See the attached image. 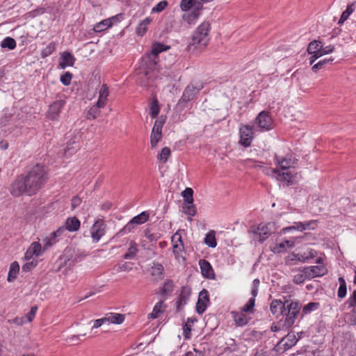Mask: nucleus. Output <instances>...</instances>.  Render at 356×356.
Segmentation results:
<instances>
[{"mask_svg": "<svg viewBox=\"0 0 356 356\" xmlns=\"http://www.w3.org/2000/svg\"><path fill=\"white\" fill-rule=\"evenodd\" d=\"M339 287L337 292V296L339 298H343L347 292V288H346V283L345 280L340 277H339Z\"/></svg>", "mask_w": 356, "mask_h": 356, "instance_id": "obj_40", "label": "nucleus"}, {"mask_svg": "<svg viewBox=\"0 0 356 356\" xmlns=\"http://www.w3.org/2000/svg\"><path fill=\"white\" fill-rule=\"evenodd\" d=\"M268 171H270L272 174L277 175V179L280 181H284L286 183L287 186L293 184V175L289 172H280L276 168H269Z\"/></svg>", "mask_w": 356, "mask_h": 356, "instance_id": "obj_12", "label": "nucleus"}, {"mask_svg": "<svg viewBox=\"0 0 356 356\" xmlns=\"http://www.w3.org/2000/svg\"><path fill=\"white\" fill-rule=\"evenodd\" d=\"M295 245L294 241L291 240H285L280 243H276L273 248L272 251L274 253H281L286 250V248H293Z\"/></svg>", "mask_w": 356, "mask_h": 356, "instance_id": "obj_20", "label": "nucleus"}, {"mask_svg": "<svg viewBox=\"0 0 356 356\" xmlns=\"http://www.w3.org/2000/svg\"><path fill=\"white\" fill-rule=\"evenodd\" d=\"M171 154L170 149L168 147H163L158 156V159L163 163H166Z\"/></svg>", "mask_w": 356, "mask_h": 356, "instance_id": "obj_54", "label": "nucleus"}, {"mask_svg": "<svg viewBox=\"0 0 356 356\" xmlns=\"http://www.w3.org/2000/svg\"><path fill=\"white\" fill-rule=\"evenodd\" d=\"M209 303V292L206 289H202L199 293L198 300L196 303V312L199 314H203L207 309Z\"/></svg>", "mask_w": 356, "mask_h": 356, "instance_id": "obj_10", "label": "nucleus"}, {"mask_svg": "<svg viewBox=\"0 0 356 356\" xmlns=\"http://www.w3.org/2000/svg\"><path fill=\"white\" fill-rule=\"evenodd\" d=\"M197 6L195 0H182L180 3V7L184 11H187Z\"/></svg>", "mask_w": 356, "mask_h": 356, "instance_id": "obj_51", "label": "nucleus"}, {"mask_svg": "<svg viewBox=\"0 0 356 356\" xmlns=\"http://www.w3.org/2000/svg\"><path fill=\"white\" fill-rule=\"evenodd\" d=\"M183 211L190 217L194 216L196 214V208L193 202L192 204L184 203Z\"/></svg>", "mask_w": 356, "mask_h": 356, "instance_id": "obj_52", "label": "nucleus"}, {"mask_svg": "<svg viewBox=\"0 0 356 356\" xmlns=\"http://www.w3.org/2000/svg\"><path fill=\"white\" fill-rule=\"evenodd\" d=\"M41 249V244L39 242L32 243L25 253V259H30L33 255L40 256L42 254Z\"/></svg>", "mask_w": 356, "mask_h": 356, "instance_id": "obj_17", "label": "nucleus"}, {"mask_svg": "<svg viewBox=\"0 0 356 356\" xmlns=\"http://www.w3.org/2000/svg\"><path fill=\"white\" fill-rule=\"evenodd\" d=\"M72 74L70 72H66L65 74L61 75L60 81L64 86H70L72 79Z\"/></svg>", "mask_w": 356, "mask_h": 356, "instance_id": "obj_59", "label": "nucleus"}, {"mask_svg": "<svg viewBox=\"0 0 356 356\" xmlns=\"http://www.w3.org/2000/svg\"><path fill=\"white\" fill-rule=\"evenodd\" d=\"M204 243L210 248H216L217 242L215 236L214 232H209L204 238Z\"/></svg>", "mask_w": 356, "mask_h": 356, "instance_id": "obj_42", "label": "nucleus"}, {"mask_svg": "<svg viewBox=\"0 0 356 356\" xmlns=\"http://www.w3.org/2000/svg\"><path fill=\"white\" fill-rule=\"evenodd\" d=\"M19 271V265L17 263V261L13 262L10 266L7 280L9 282H13L17 278Z\"/></svg>", "mask_w": 356, "mask_h": 356, "instance_id": "obj_31", "label": "nucleus"}, {"mask_svg": "<svg viewBox=\"0 0 356 356\" xmlns=\"http://www.w3.org/2000/svg\"><path fill=\"white\" fill-rule=\"evenodd\" d=\"M144 236L149 240V242H156L160 238L159 234L152 233L149 229H145Z\"/></svg>", "mask_w": 356, "mask_h": 356, "instance_id": "obj_55", "label": "nucleus"}, {"mask_svg": "<svg viewBox=\"0 0 356 356\" xmlns=\"http://www.w3.org/2000/svg\"><path fill=\"white\" fill-rule=\"evenodd\" d=\"M104 106H98L97 102L95 105L92 106L88 110V111L87 113V115H86L87 119H88V120H94V119L97 118V116H99V115L100 113L99 108H104Z\"/></svg>", "mask_w": 356, "mask_h": 356, "instance_id": "obj_39", "label": "nucleus"}, {"mask_svg": "<svg viewBox=\"0 0 356 356\" xmlns=\"http://www.w3.org/2000/svg\"><path fill=\"white\" fill-rule=\"evenodd\" d=\"M1 47L13 50L16 47V42L13 38L6 37L1 41Z\"/></svg>", "mask_w": 356, "mask_h": 356, "instance_id": "obj_43", "label": "nucleus"}, {"mask_svg": "<svg viewBox=\"0 0 356 356\" xmlns=\"http://www.w3.org/2000/svg\"><path fill=\"white\" fill-rule=\"evenodd\" d=\"M239 144L244 147H250L252 144L254 135L253 126L241 124L239 127Z\"/></svg>", "mask_w": 356, "mask_h": 356, "instance_id": "obj_6", "label": "nucleus"}, {"mask_svg": "<svg viewBox=\"0 0 356 356\" xmlns=\"http://www.w3.org/2000/svg\"><path fill=\"white\" fill-rule=\"evenodd\" d=\"M284 307L281 314L285 318L282 326L283 328L288 329L295 323L300 314L302 306L298 301L286 300Z\"/></svg>", "mask_w": 356, "mask_h": 356, "instance_id": "obj_3", "label": "nucleus"}, {"mask_svg": "<svg viewBox=\"0 0 356 356\" xmlns=\"http://www.w3.org/2000/svg\"><path fill=\"white\" fill-rule=\"evenodd\" d=\"M348 305V307H353L355 309L356 307V291H354L350 297L348 299L346 302Z\"/></svg>", "mask_w": 356, "mask_h": 356, "instance_id": "obj_63", "label": "nucleus"}, {"mask_svg": "<svg viewBox=\"0 0 356 356\" xmlns=\"http://www.w3.org/2000/svg\"><path fill=\"white\" fill-rule=\"evenodd\" d=\"M232 314L234 321L238 326H243L248 323V318L243 312H232Z\"/></svg>", "mask_w": 356, "mask_h": 356, "instance_id": "obj_26", "label": "nucleus"}, {"mask_svg": "<svg viewBox=\"0 0 356 356\" xmlns=\"http://www.w3.org/2000/svg\"><path fill=\"white\" fill-rule=\"evenodd\" d=\"M173 253L177 259L182 257L181 252L184 251V244L172 243Z\"/></svg>", "mask_w": 356, "mask_h": 356, "instance_id": "obj_60", "label": "nucleus"}, {"mask_svg": "<svg viewBox=\"0 0 356 356\" xmlns=\"http://www.w3.org/2000/svg\"><path fill=\"white\" fill-rule=\"evenodd\" d=\"M170 49L169 46L164 45L161 43H154L152 46L151 54L154 56H157L159 54Z\"/></svg>", "mask_w": 356, "mask_h": 356, "instance_id": "obj_45", "label": "nucleus"}, {"mask_svg": "<svg viewBox=\"0 0 356 356\" xmlns=\"http://www.w3.org/2000/svg\"><path fill=\"white\" fill-rule=\"evenodd\" d=\"M316 255V252L314 250H310L308 252L304 254H297L294 255L296 259L301 262H305L309 259L314 258Z\"/></svg>", "mask_w": 356, "mask_h": 356, "instance_id": "obj_36", "label": "nucleus"}, {"mask_svg": "<svg viewBox=\"0 0 356 356\" xmlns=\"http://www.w3.org/2000/svg\"><path fill=\"white\" fill-rule=\"evenodd\" d=\"M255 305V299L250 298L248 302L243 307L242 312L247 313H252Z\"/></svg>", "mask_w": 356, "mask_h": 356, "instance_id": "obj_56", "label": "nucleus"}, {"mask_svg": "<svg viewBox=\"0 0 356 356\" xmlns=\"http://www.w3.org/2000/svg\"><path fill=\"white\" fill-rule=\"evenodd\" d=\"M66 102L63 99H58L54 101L49 106L47 115V118L51 120H57Z\"/></svg>", "mask_w": 356, "mask_h": 356, "instance_id": "obj_8", "label": "nucleus"}, {"mask_svg": "<svg viewBox=\"0 0 356 356\" xmlns=\"http://www.w3.org/2000/svg\"><path fill=\"white\" fill-rule=\"evenodd\" d=\"M317 220H309L306 222H299V227L297 228L300 229V232H302L306 229H314L317 226Z\"/></svg>", "mask_w": 356, "mask_h": 356, "instance_id": "obj_41", "label": "nucleus"}, {"mask_svg": "<svg viewBox=\"0 0 356 356\" xmlns=\"http://www.w3.org/2000/svg\"><path fill=\"white\" fill-rule=\"evenodd\" d=\"M138 251L137 244L135 242L131 241L130 246L128 248L127 253L124 254L123 258L125 259H132L135 258Z\"/></svg>", "mask_w": 356, "mask_h": 356, "instance_id": "obj_33", "label": "nucleus"}, {"mask_svg": "<svg viewBox=\"0 0 356 356\" xmlns=\"http://www.w3.org/2000/svg\"><path fill=\"white\" fill-rule=\"evenodd\" d=\"M149 213L147 211H143L136 216H134L131 220L136 225H141L147 222L149 219Z\"/></svg>", "mask_w": 356, "mask_h": 356, "instance_id": "obj_34", "label": "nucleus"}, {"mask_svg": "<svg viewBox=\"0 0 356 356\" xmlns=\"http://www.w3.org/2000/svg\"><path fill=\"white\" fill-rule=\"evenodd\" d=\"M37 264L36 261H28L22 266V271L29 272L35 267Z\"/></svg>", "mask_w": 356, "mask_h": 356, "instance_id": "obj_64", "label": "nucleus"}, {"mask_svg": "<svg viewBox=\"0 0 356 356\" xmlns=\"http://www.w3.org/2000/svg\"><path fill=\"white\" fill-rule=\"evenodd\" d=\"M165 308V305H164V301L160 300L154 305L152 312L149 314V318L152 319L158 318L159 314L164 312Z\"/></svg>", "mask_w": 356, "mask_h": 356, "instance_id": "obj_30", "label": "nucleus"}, {"mask_svg": "<svg viewBox=\"0 0 356 356\" xmlns=\"http://www.w3.org/2000/svg\"><path fill=\"white\" fill-rule=\"evenodd\" d=\"M191 295V291L188 288L183 286L181 288L179 296L177 301V309L180 311L182 307L187 303L188 298Z\"/></svg>", "mask_w": 356, "mask_h": 356, "instance_id": "obj_14", "label": "nucleus"}, {"mask_svg": "<svg viewBox=\"0 0 356 356\" xmlns=\"http://www.w3.org/2000/svg\"><path fill=\"white\" fill-rule=\"evenodd\" d=\"M199 265L201 269V273L204 277L208 279H214L215 274L210 263L205 259H200Z\"/></svg>", "mask_w": 356, "mask_h": 356, "instance_id": "obj_13", "label": "nucleus"}, {"mask_svg": "<svg viewBox=\"0 0 356 356\" xmlns=\"http://www.w3.org/2000/svg\"><path fill=\"white\" fill-rule=\"evenodd\" d=\"M164 268L163 265L158 262H154L152 267V275L153 276L160 277L163 274Z\"/></svg>", "mask_w": 356, "mask_h": 356, "instance_id": "obj_49", "label": "nucleus"}, {"mask_svg": "<svg viewBox=\"0 0 356 356\" xmlns=\"http://www.w3.org/2000/svg\"><path fill=\"white\" fill-rule=\"evenodd\" d=\"M202 8V6L200 3H197V6L194 8L193 10L191 13H188L187 14H185L184 15V19L188 24H193L195 23L196 20L197 19L198 17L200 15V10Z\"/></svg>", "mask_w": 356, "mask_h": 356, "instance_id": "obj_15", "label": "nucleus"}, {"mask_svg": "<svg viewBox=\"0 0 356 356\" xmlns=\"http://www.w3.org/2000/svg\"><path fill=\"white\" fill-rule=\"evenodd\" d=\"M162 133L152 132L150 136V143L152 148H154L161 140Z\"/></svg>", "mask_w": 356, "mask_h": 356, "instance_id": "obj_58", "label": "nucleus"}, {"mask_svg": "<svg viewBox=\"0 0 356 356\" xmlns=\"http://www.w3.org/2000/svg\"><path fill=\"white\" fill-rule=\"evenodd\" d=\"M355 8V3H352L350 5L348 6L346 10H344L342 13L341 17L338 22V24L341 25L342 24H343L344 22L348 19L349 16L354 12Z\"/></svg>", "mask_w": 356, "mask_h": 356, "instance_id": "obj_32", "label": "nucleus"}, {"mask_svg": "<svg viewBox=\"0 0 356 356\" xmlns=\"http://www.w3.org/2000/svg\"><path fill=\"white\" fill-rule=\"evenodd\" d=\"M124 18V13H119L118 15H115L111 17L107 18V20L110 22L111 27L117 23L120 22L122 21Z\"/></svg>", "mask_w": 356, "mask_h": 356, "instance_id": "obj_61", "label": "nucleus"}, {"mask_svg": "<svg viewBox=\"0 0 356 356\" xmlns=\"http://www.w3.org/2000/svg\"><path fill=\"white\" fill-rule=\"evenodd\" d=\"M320 304L318 302H309L308 304L305 305L302 308V314H308L310 312L316 310L319 307Z\"/></svg>", "mask_w": 356, "mask_h": 356, "instance_id": "obj_53", "label": "nucleus"}, {"mask_svg": "<svg viewBox=\"0 0 356 356\" xmlns=\"http://www.w3.org/2000/svg\"><path fill=\"white\" fill-rule=\"evenodd\" d=\"M111 27L110 22L107 20V19L101 21L99 23H97L94 25L93 31L95 32H102L104 30Z\"/></svg>", "mask_w": 356, "mask_h": 356, "instance_id": "obj_44", "label": "nucleus"}, {"mask_svg": "<svg viewBox=\"0 0 356 356\" xmlns=\"http://www.w3.org/2000/svg\"><path fill=\"white\" fill-rule=\"evenodd\" d=\"M152 19L149 17H146L142 20L136 29V33L138 36H143L148 29V26L152 22Z\"/></svg>", "mask_w": 356, "mask_h": 356, "instance_id": "obj_24", "label": "nucleus"}, {"mask_svg": "<svg viewBox=\"0 0 356 356\" xmlns=\"http://www.w3.org/2000/svg\"><path fill=\"white\" fill-rule=\"evenodd\" d=\"M48 179L49 175L46 166L36 164L17 177L10 185V193L15 197L22 195L32 196L44 187Z\"/></svg>", "mask_w": 356, "mask_h": 356, "instance_id": "obj_1", "label": "nucleus"}, {"mask_svg": "<svg viewBox=\"0 0 356 356\" xmlns=\"http://www.w3.org/2000/svg\"><path fill=\"white\" fill-rule=\"evenodd\" d=\"M181 196L184 198V203L192 204L193 200V191L191 188H186V189L181 192Z\"/></svg>", "mask_w": 356, "mask_h": 356, "instance_id": "obj_38", "label": "nucleus"}, {"mask_svg": "<svg viewBox=\"0 0 356 356\" xmlns=\"http://www.w3.org/2000/svg\"><path fill=\"white\" fill-rule=\"evenodd\" d=\"M276 230L275 222H268L266 224L260 223L257 228L254 229L252 232L254 234V240L259 243H263Z\"/></svg>", "mask_w": 356, "mask_h": 356, "instance_id": "obj_4", "label": "nucleus"}, {"mask_svg": "<svg viewBox=\"0 0 356 356\" xmlns=\"http://www.w3.org/2000/svg\"><path fill=\"white\" fill-rule=\"evenodd\" d=\"M173 290V282L170 280H167L160 289V294L164 300H166L172 294Z\"/></svg>", "mask_w": 356, "mask_h": 356, "instance_id": "obj_21", "label": "nucleus"}, {"mask_svg": "<svg viewBox=\"0 0 356 356\" xmlns=\"http://www.w3.org/2000/svg\"><path fill=\"white\" fill-rule=\"evenodd\" d=\"M307 273L308 280L317 277H322L327 274V270L324 265L312 266L305 267Z\"/></svg>", "mask_w": 356, "mask_h": 356, "instance_id": "obj_11", "label": "nucleus"}, {"mask_svg": "<svg viewBox=\"0 0 356 356\" xmlns=\"http://www.w3.org/2000/svg\"><path fill=\"white\" fill-rule=\"evenodd\" d=\"M57 237L53 236V232H51L49 235V236L46 237L44 240V244H43V248L44 250L48 249L49 247H51L52 245H54L56 242Z\"/></svg>", "mask_w": 356, "mask_h": 356, "instance_id": "obj_57", "label": "nucleus"}, {"mask_svg": "<svg viewBox=\"0 0 356 356\" xmlns=\"http://www.w3.org/2000/svg\"><path fill=\"white\" fill-rule=\"evenodd\" d=\"M108 87L106 84H103L99 92V98L97 100L98 106H105L107 103V97L108 96Z\"/></svg>", "mask_w": 356, "mask_h": 356, "instance_id": "obj_23", "label": "nucleus"}, {"mask_svg": "<svg viewBox=\"0 0 356 356\" xmlns=\"http://www.w3.org/2000/svg\"><path fill=\"white\" fill-rule=\"evenodd\" d=\"M61 59L60 66L62 69H65L67 66H73L76 60L74 56L68 51H64L61 54Z\"/></svg>", "mask_w": 356, "mask_h": 356, "instance_id": "obj_19", "label": "nucleus"}, {"mask_svg": "<svg viewBox=\"0 0 356 356\" xmlns=\"http://www.w3.org/2000/svg\"><path fill=\"white\" fill-rule=\"evenodd\" d=\"M334 60L333 58H325L323 60H321L318 61L317 63L314 65L312 67V70L314 72H317L318 70L323 68L326 65H331L332 61Z\"/></svg>", "mask_w": 356, "mask_h": 356, "instance_id": "obj_47", "label": "nucleus"}, {"mask_svg": "<svg viewBox=\"0 0 356 356\" xmlns=\"http://www.w3.org/2000/svg\"><path fill=\"white\" fill-rule=\"evenodd\" d=\"M204 86L202 82L192 81L184 89L181 99L180 103H187L194 99V97L199 93L203 88Z\"/></svg>", "mask_w": 356, "mask_h": 356, "instance_id": "obj_5", "label": "nucleus"}, {"mask_svg": "<svg viewBox=\"0 0 356 356\" xmlns=\"http://www.w3.org/2000/svg\"><path fill=\"white\" fill-rule=\"evenodd\" d=\"M106 225L103 220L99 219L95 222L91 227L90 234L93 242L97 243L105 234Z\"/></svg>", "mask_w": 356, "mask_h": 356, "instance_id": "obj_9", "label": "nucleus"}, {"mask_svg": "<svg viewBox=\"0 0 356 356\" xmlns=\"http://www.w3.org/2000/svg\"><path fill=\"white\" fill-rule=\"evenodd\" d=\"M275 163H277L282 170H286L294 165V161L290 157L280 159L279 156H275Z\"/></svg>", "mask_w": 356, "mask_h": 356, "instance_id": "obj_29", "label": "nucleus"}, {"mask_svg": "<svg viewBox=\"0 0 356 356\" xmlns=\"http://www.w3.org/2000/svg\"><path fill=\"white\" fill-rule=\"evenodd\" d=\"M160 112V107L159 102L156 98H154L150 104L149 115L152 118H156Z\"/></svg>", "mask_w": 356, "mask_h": 356, "instance_id": "obj_35", "label": "nucleus"}, {"mask_svg": "<svg viewBox=\"0 0 356 356\" xmlns=\"http://www.w3.org/2000/svg\"><path fill=\"white\" fill-rule=\"evenodd\" d=\"M166 120L165 115H161L154 122V127L152 128V132H159L162 133V129L163 124H165Z\"/></svg>", "mask_w": 356, "mask_h": 356, "instance_id": "obj_37", "label": "nucleus"}, {"mask_svg": "<svg viewBox=\"0 0 356 356\" xmlns=\"http://www.w3.org/2000/svg\"><path fill=\"white\" fill-rule=\"evenodd\" d=\"M106 321L109 323L121 324L124 321V315L117 313H108L106 314Z\"/></svg>", "mask_w": 356, "mask_h": 356, "instance_id": "obj_27", "label": "nucleus"}, {"mask_svg": "<svg viewBox=\"0 0 356 356\" xmlns=\"http://www.w3.org/2000/svg\"><path fill=\"white\" fill-rule=\"evenodd\" d=\"M210 24L207 22L202 23L194 32L188 44V50L191 52H200L208 44L209 41V32Z\"/></svg>", "mask_w": 356, "mask_h": 356, "instance_id": "obj_2", "label": "nucleus"}, {"mask_svg": "<svg viewBox=\"0 0 356 356\" xmlns=\"http://www.w3.org/2000/svg\"><path fill=\"white\" fill-rule=\"evenodd\" d=\"M254 122L261 130L268 131L273 128V119L269 112L263 111L259 113Z\"/></svg>", "mask_w": 356, "mask_h": 356, "instance_id": "obj_7", "label": "nucleus"}, {"mask_svg": "<svg viewBox=\"0 0 356 356\" xmlns=\"http://www.w3.org/2000/svg\"><path fill=\"white\" fill-rule=\"evenodd\" d=\"M298 341L296 336L293 333H289L282 340L281 342L284 341V350H288L292 346H295Z\"/></svg>", "mask_w": 356, "mask_h": 356, "instance_id": "obj_28", "label": "nucleus"}, {"mask_svg": "<svg viewBox=\"0 0 356 356\" xmlns=\"http://www.w3.org/2000/svg\"><path fill=\"white\" fill-rule=\"evenodd\" d=\"M168 6V2L164 0L158 3L153 8L152 12L154 13H160L163 11Z\"/></svg>", "mask_w": 356, "mask_h": 356, "instance_id": "obj_62", "label": "nucleus"}, {"mask_svg": "<svg viewBox=\"0 0 356 356\" xmlns=\"http://www.w3.org/2000/svg\"><path fill=\"white\" fill-rule=\"evenodd\" d=\"M137 83L143 87H149L151 84L149 72L147 70H143L138 73Z\"/></svg>", "mask_w": 356, "mask_h": 356, "instance_id": "obj_22", "label": "nucleus"}, {"mask_svg": "<svg viewBox=\"0 0 356 356\" xmlns=\"http://www.w3.org/2000/svg\"><path fill=\"white\" fill-rule=\"evenodd\" d=\"M284 306L285 300L282 302L280 300H273L270 305V310L274 315L282 314Z\"/></svg>", "mask_w": 356, "mask_h": 356, "instance_id": "obj_25", "label": "nucleus"}, {"mask_svg": "<svg viewBox=\"0 0 356 356\" xmlns=\"http://www.w3.org/2000/svg\"><path fill=\"white\" fill-rule=\"evenodd\" d=\"M321 42L318 40H314L311 42L307 47V52L309 54H312L313 53H318L321 49Z\"/></svg>", "mask_w": 356, "mask_h": 356, "instance_id": "obj_50", "label": "nucleus"}, {"mask_svg": "<svg viewBox=\"0 0 356 356\" xmlns=\"http://www.w3.org/2000/svg\"><path fill=\"white\" fill-rule=\"evenodd\" d=\"M292 271L294 273L293 282L296 284H300L303 283L305 280H308L307 273L305 267L302 269H293Z\"/></svg>", "mask_w": 356, "mask_h": 356, "instance_id": "obj_16", "label": "nucleus"}, {"mask_svg": "<svg viewBox=\"0 0 356 356\" xmlns=\"http://www.w3.org/2000/svg\"><path fill=\"white\" fill-rule=\"evenodd\" d=\"M136 224L132 222L131 220L122 229H121L117 234L118 236H122L124 234L134 231L136 229Z\"/></svg>", "mask_w": 356, "mask_h": 356, "instance_id": "obj_48", "label": "nucleus"}, {"mask_svg": "<svg viewBox=\"0 0 356 356\" xmlns=\"http://www.w3.org/2000/svg\"><path fill=\"white\" fill-rule=\"evenodd\" d=\"M56 50V44L54 42H50L45 48L41 51L40 56L44 58L52 54Z\"/></svg>", "mask_w": 356, "mask_h": 356, "instance_id": "obj_46", "label": "nucleus"}, {"mask_svg": "<svg viewBox=\"0 0 356 356\" xmlns=\"http://www.w3.org/2000/svg\"><path fill=\"white\" fill-rule=\"evenodd\" d=\"M64 225L67 231L76 232L80 228L81 222L76 217L73 216L67 218Z\"/></svg>", "mask_w": 356, "mask_h": 356, "instance_id": "obj_18", "label": "nucleus"}]
</instances>
